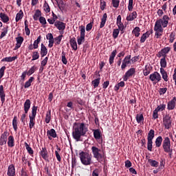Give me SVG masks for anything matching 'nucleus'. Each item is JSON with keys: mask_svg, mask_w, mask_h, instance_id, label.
<instances>
[{"mask_svg": "<svg viewBox=\"0 0 176 176\" xmlns=\"http://www.w3.org/2000/svg\"><path fill=\"white\" fill-rule=\"evenodd\" d=\"M153 142L152 140H147V149L150 152H152V148H153Z\"/></svg>", "mask_w": 176, "mask_h": 176, "instance_id": "3c124183", "label": "nucleus"}, {"mask_svg": "<svg viewBox=\"0 0 176 176\" xmlns=\"http://www.w3.org/2000/svg\"><path fill=\"white\" fill-rule=\"evenodd\" d=\"M93 131L95 140H101V131L100 129H94Z\"/></svg>", "mask_w": 176, "mask_h": 176, "instance_id": "473e14b6", "label": "nucleus"}, {"mask_svg": "<svg viewBox=\"0 0 176 176\" xmlns=\"http://www.w3.org/2000/svg\"><path fill=\"white\" fill-rule=\"evenodd\" d=\"M135 118H136V122H138V123H141V122H144V115L143 114H137Z\"/></svg>", "mask_w": 176, "mask_h": 176, "instance_id": "8fccbe9b", "label": "nucleus"}, {"mask_svg": "<svg viewBox=\"0 0 176 176\" xmlns=\"http://www.w3.org/2000/svg\"><path fill=\"white\" fill-rule=\"evenodd\" d=\"M25 146L29 155H30V156H32L34 155V150H32V148H31V146H30V145H28V143L27 142H25Z\"/></svg>", "mask_w": 176, "mask_h": 176, "instance_id": "4c0bfd02", "label": "nucleus"}, {"mask_svg": "<svg viewBox=\"0 0 176 176\" xmlns=\"http://www.w3.org/2000/svg\"><path fill=\"white\" fill-rule=\"evenodd\" d=\"M162 142H163V138H162V136H158L155 140V146L157 148H160V146H162Z\"/></svg>", "mask_w": 176, "mask_h": 176, "instance_id": "f704fd0d", "label": "nucleus"}, {"mask_svg": "<svg viewBox=\"0 0 176 176\" xmlns=\"http://www.w3.org/2000/svg\"><path fill=\"white\" fill-rule=\"evenodd\" d=\"M140 32H141V29L140 28V27H135L132 31V34H133V35H135L136 38H138V36H140Z\"/></svg>", "mask_w": 176, "mask_h": 176, "instance_id": "e433bc0d", "label": "nucleus"}, {"mask_svg": "<svg viewBox=\"0 0 176 176\" xmlns=\"http://www.w3.org/2000/svg\"><path fill=\"white\" fill-rule=\"evenodd\" d=\"M16 44L14 50H17L18 49H20V47H21V45L23 44V42H24V38L23 36H18L16 38Z\"/></svg>", "mask_w": 176, "mask_h": 176, "instance_id": "f3484780", "label": "nucleus"}, {"mask_svg": "<svg viewBox=\"0 0 176 176\" xmlns=\"http://www.w3.org/2000/svg\"><path fill=\"white\" fill-rule=\"evenodd\" d=\"M116 24L118 27V30H124V25H123V23H122V16H118Z\"/></svg>", "mask_w": 176, "mask_h": 176, "instance_id": "b1692460", "label": "nucleus"}, {"mask_svg": "<svg viewBox=\"0 0 176 176\" xmlns=\"http://www.w3.org/2000/svg\"><path fill=\"white\" fill-rule=\"evenodd\" d=\"M8 146H9V148H13V146H14V137H13V135H10L8 138Z\"/></svg>", "mask_w": 176, "mask_h": 176, "instance_id": "393cba45", "label": "nucleus"}, {"mask_svg": "<svg viewBox=\"0 0 176 176\" xmlns=\"http://www.w3.org/2000/svg\"><path fill=\"white\" fill-rule=\"evenodd\" d=\"M85 36H80V37L77 38V43L80 45L85 42Z\"/></svg>", "mask_w": 176, "mask_h": 176, "instance_id": "13d9d810", "label": "nucleus"}, {"mask_svg": "<svg viewBox=\"0 0 176 176\" xmlns=\"http://www.w3.org/2000/svg\"><path fill=\"white\" fill-rule=\"evenodd\" d=\"M12 127L14 130V131H17V117L14 116L13 120H12Z\"/></svg>", "mask_w": 176, "mask_h": 176, "instance_id": "49530a36", "label": "nucleus"}, {"mask_svg": "<svg viewBox=\"0 0 176 176\" xmlns=\"http://www.w3.org/2000/svg\"><path fill=\"white\" fill-rule=\"evenodd\" d=\"M148 162L150 166H151V167H158L159 166V162H157V161H156V160L149 159V160H148Z\"/></svg>", "mask_w": 176, "mask_h": 176, "instance_id": "58836bf2", "label": "nucleus"}, {"mask_svg": "<svg viewBox=\"0 0 176 176\" xmlns=\"http://www.w3.org/2000/svg\"><path fill=\"white\" fill-rule=\"evenodd\" d=\"M52 119V111H49V112H47L46 113V116H45V122L47 124L50 123V120Z\"/></svg>", "mask_w": 176, "mask_h": 176, "instance_id": "c03bdc74", "label": "nucleus"}, {"mask_svg": "<svg viewBox=\"0 0 176 176\" xmlns=\"http://www.w3.org/2000/svg\"><path fill=\"white\" fill-rule=\"evenodd\" d=\"M166 109V104H162L157 106V107L155 109L156 111L158 112H162V111H164Z\"/></svg>", "mask_w": 176, "mask_h": 176, "instance_id": "864d4df0", "label": "nucleus"}, {"mask_svg": "<svg viewBox=\"0 0 176 176\" xmlns=\"http://www.w3.org/2000/svg\"><path fill=\"white\" fill-rule=\"evenodd\" d=\"M79 157L82 164L84 166H90L93 164V156L87 152L81 151L79 153Z\"/></svg>", "mask_w": 176, "mask_h": 176, "instance_id": "f03ea898", "label": "nucleus"}, {"mask_svg": "<svg viewBox=\"0 0 176 176\" xmlns=\"http://www.w3.org/2000/svg\"><path fill=\"white\" fill-rule=\"evenodd\" d=\"M5 69H6V66H3L0 69V79H2V78H3V75H5Z\"/></svg>", "mask_w": 176, "mask_h": 176, "instance_id": "69168bd1", "label": "nucleus"}, {"mask_svg": "<svg viewBox=\"0 0 176 176\" xmlns=\"http://www.w3.org/2000/svg\"><path fill=\"white\" fill-rule=\"evenodd\" d=\"M8 28H9V26H6V28H3L2 29V32L0 35V39H2V38H4V36H6V34H8Z\"/></svg>", "mask_w": 176, "mask_h": 176, "instance_id": "de8ad7c7", "label": "nucleus"}, {"mask_svg": "<svg viewBox=\"0 0 176 176\" xmlns=\"http://www.w3.org/2000/svg\"><path fill=\"white\" fill-rule=\"evenodd\" d=\"M155 138V131L153 129H151L148 133L147 140H153Z\"/></svg>", "mask_w": 176, "mask_h": 176, "instance_id": "ea45409f", "label": "nucleus"}, {"mask_svg": "<svg viewBox=\"0 0 176 176\" xmlns=\"http://www.w3.org/2000/svg\"><path fill=\"white\" fill-rule=\"evenodd\" d=\"M47 135L48 139L52 140V138H56L57 137V133H56V130H54V129H52L47 131Z\"/></svg>", "mask_w": 176, "mask_h": 176, "instance_id": "6ab92c4d", "label": "nucleus"}, {"mask_svg": "<svg viewBox=\"0 0 176 176\" xmlns=\"http://www.w3.org/2000/svg\"><path fill=\"white\" fill-rule=\"evenodd\" d=\"M5 97H6V94L3 90V85H0V98L2 104L5 102Z\"/></svg>", "mask_w": 176, "mask_h": 176, "instance_id": "5701e85b", "label": "nucleus"}, {"mask_svg": "<svg viewBox=\"0 0 176 176\" xmlns=\"http://www.w3.org/2000/svg\"><path fill=\"white\" fill-rule=\"evenodd\" d=\"M40 54L41 57H45L47 54V48L43 43H41V52Z\"/></svg>", "mask_w": 176, "mask_h": 176, "instance_id": "c756f323", "label": "nucleus"}, {"mask_svg": "<svg viewBox=\"0 0 176 176\" xmlns=\"http://www.w3.org/2000/svg\"><path fill=\"white\" fill-rule=\"evenodd\" d=\"M36 111H38V107L33 106L32 107V114L29 115V128L30 130L35 127V118H36Z\"/></svg>", "mask_w": 176, "mask_h": 176, "instance_id": "7ed1b4c3", "label": "nucleus"}, {"mask_svg": "<svg viewBox=\"0 0 176 176\" xmlns=\"http://www.w3.org/2000/svg\"><path fill=\"white\" fill-rule=\"evenodd\" d=\"M131 58V55H127L124 57V58L122 60V64L121 65V69H122V71L126 69V67H127V65L130 64Z\"/></svg>", "mask_w": 176, "mask_h": 176, "instance_id": "ddd939ff", "label": "nucleus"}, {"mask_svg": "<svg viewBox=\"0 0 176 176\" xmlns=\"http://www.w3.org/2000/svg\"><path fill=\"white\" fill-rule=\"evenodd\" d=\"M163 123L165 129L166 130H168L170 127H171V116H170V114H166L164 118H163Z\"/></svg>", "mask_w": 176, "mask_h": 176, "instance_id": "9d476101", "label": "nucleus"}, {"mask_svg": "<svg viewBox=\"0 0 176 176\" xmlns=\"http://www.w3.org/2000/svg\"><path fill=\"white\" fill-rule=\"evenodd\" d=\"M69 43L73 50H78V43H76V38H75V37L70 38Z\"/></svg>", "mask_w": 176, "mask_h": 176, "instance_id": "4be33fe9", "label": "nucleus"}, {"mask_svg": "<svg viewBox=\"0 0 176 176\" xmlns=\"http://www.w3.org/2000/svg\"><path fill=\"white\" fill-rule=\"evenodd\" d=\"M151 74V67L149 66L146 65L144 69L143 70V74L144 76H148Z\"/></svg>", "mask_w": 176, "mask_h": 176, "instance_id": "a18cd8bd", "label": "nucleus"}, {"mask_svg": "<svg viewBox=\"0 0 176 176\" xmlns=\"http://www.w3.org/2000/svg\"><path fill=\"white\" fill-rule=\"evenodd\" d=\"M54 39L56 41L55 43V45H60L61 43V40L63 39V35L58 36V37H56Z\"/></svg>", "mask_w": 176, "mask_h": 176, "instance_id": "774afa93", "label": "nucleus"}, {"mask_svg": "<svg viewBox=\"0 0 176 176\" xmlns=\"http://www.w3.org/2000/svg\"><path fill=\"white\" fill-rule=\"evenodd\" d=\"M135 19H137V12L134 11L132 13L129 14L126 16L127 21H133V20H135Z\"/></svg>", "mask_w": 176, "mask_h": 176, "instance_id": "cd10ccee", "label": "nucleus"}, {"mask_svg": "<svg viewBox=\"0 0 176 176\" xmlns=\"http://www.w3.org/2000/svg\"><path fill=\"white\" fill-rule=\"evenodd\" d=\"M15 60H17V56L3 58L1 60V62L2 63H5V62L6 63H12V62L14 61Z\"/></svg>", "mask_w": 176, "mask_h": 176, "instance_id": "bb28decb", "label": "nucleus"}, {"mask_svg": "<svg viewBox=\"0 0 176 176\" xmlns=\"http://www.w3.org/2000/svg\"><path fill=\"white\" fill-rule=\"evenodd\" d=\"M166 58H162L160 59V66H161V68H166L167 67V60H166Z\"/></svg>", "mask_w": 176, "mask_h": 176, "instance_id": "a19ab883", "label": "nucleus"}, {"mask_svg": "<svg viewBox=\"0 0 176 176\" xmlns=\"http://www.w3.org/2000/svg\"><path fill=\"white\" fill-rule=\"evenodd\" d=\"M175 105H176V98L173 97V99L168 102L167 109L168 111H173V109L175 108Z\"/></svg>", "mask_w": 176, "mask_h": 176, "instance_id": "dca6fc26", "label": "nucleus"}, {"mask_svg": "<svg viewBox=\"0 0 176 176\" xmlns=\"http://www.w3.org/2000/svg\"><path fill=\"white\" fill-rule=\"evenodd\" d=\"M91 151L94 155V157L96 159V160L99 162L101 163L102 162V159L104 157V155L101 154L100 152H101V149L98 148L96 146H93L91 148Z\"/></svg>", "mask_w": 176, "mask_h": 176, "instance_id": "20e7f679", "label": "nucleus"}, {"mask_svg": "<svg viewBox=\"0 0 176 176\" xmlns=\"http://www.w3.org/2000/svg\"><path fill=\"white\" fill-rule=\"evenodd\" d=\"M34 80L35 78L34 77H30L29 80L25 82L24 88L28 89V87H30L32 82H34Z\"/></svg>", "mask_w": 176, "mask_h": 176, "instance_id": "c9c22d12", "label": "nucleus"}, {"mask_svg": "<svg viewBox=\"0 0 176 176\" xmlns=\"http://www.w3.org/2000/svg\"><path fill=\"white\" fill-rule=\"evenodd\" d=\"M35 71H36V67L34 65L28 70V72H27L28 76H31V75H32Z\"/></svg>", "mask_w": 176, "mask_h": 176, "instance_id": "603ef678", "label": "nucleus"}, {"mask_svg": "<svg viewBox=\"0 0 176 176\" xmlns=\"http://www.w3.org/2000/svg\"><path fill=\"white\" fill-rule=\"evenodd\" d=\"M67 25V23L61 21H56L54 23V27L57 28L59 31H60V34H64V30H65V27Z\"/></svg>", "mask_w": 176, "mask_h": 176, "instance_id": "9b49d317", "label": "nucleus"}, {"mask_svg": "<svg viewBox=\"0 0 176 176\" xmlns=\"http://www.w3.org/2000/svg\"><path fill=\"white\" fill-rule=\"evenodd\" d=\"M41 39H42V36H38L37 39L34 41L33 46H34V49H38L39 43L41 42Z\"/></svg>", "mask_w": 176, "mask_h": 176, "instance_id": "37998d69", "label": "nucleus"}, {"mask_svg": "<svg viewBox=\"0 0 176 176\" xmlns=\"http://www.w3.org/2000/svg\"><path fill=\"white\" fill-rule=\"evenodd\" d=\"M56 1L58 3L60 10H64V7L63 6L64 5V1H63V0H56Z\"/></svg>", "mask_w": 176, "mask_h": 176, "instance_id": "6e6d98bb", "label": "nucleus"}, {"mask_svg": "<svg viewBox=\"0 0 176 176\" xmlns=\"http://www.w3.org/2000/svg\"><path fill=\"white\" fill-rule=\"evenodd\" d=\"M23 108L25 113H28V111H30V108H31V100H30V99L25 100L23 104Z\"/></svg>", "mask_w": 176, "mask_h": 176, "instance_id": "412c9836", "label": "nucleus"}, {"mask_svg": "<svg viewBox=\"0 0 176 176\" xmlns=\"http://www.w3.org/2000/svg\"><path fill=\"white\" fill-rule=\"evenodd\" d=\"M62 63L67 65L68 60H67V58H65V52H62Z\"/></svg>", "mask_w": 176, "mask_h": 176, "instance_id": "e2e57ef3", "label": "nucleus"}, {"mask_svg": "<svg viewBox=\"0 0 176 176\" xmlns=\"http://www.w3.org/2000/svg\"><path fill=\"white\" fill-rule=\"evenodd\" d=\"M38 58H39V52H33L32 61H35V60H38Z\"/></svg>", "mask_w": 176, "mask_h": 176, "instance_id": "4d7b16f0", "label": "nucleus"}, {"mask_svg": "<svg viewBox=\"0 0 176 176\" xmlns=\"http://www.w3.org/2000/svg\"><path fill=\"white\" fill-rule=\"evenodd\" d=\"M107 19H108V14H107V13H104L101 19L100 28H104V26L107 23Z\"/></svg>", "mask_w": 176, "mask_h": 176, "instance_id": "c85d7f7f", "label": "nucleus"}, {"mask_svg": "<svg viewBox=\"0 0 176 176\" xmlns=\"http://www.w3.org/2000/svg\"><path fill=\"white\" fill-rule=\"evenodd\" d=\"M24 17V12H23L22 10H20L19 12L16 14V18H15V21L16 23H19L21 19Z\"/></svg>", "mask_w": 176, "mask_h": 176, "instance_id": "2f4dec72", "label": "nucleus"}, {"mask_svg": "<svg viewBox=\"0 0 176 176\" xmlns=\"http://www.w3.org/2000/svg\"><path fill=\"white\" fill-rule=\"evenodd\" d=\"M133 0L129 1L128 10L129 12L133 11Z\"/></svg>", "mask_w": 176, "mask_h": 176, "instance_id": "338daca9", "label": "nucleus"}, {"mask_svg": "<svg viewBox=\"0 0 176 176\" xmlns=\"http://www.w3.org/2000/svg\"><path fill=\"white\" fill-rule=\"evenodd\" d=\"M160 74L162 76V79H164L165 82H168V74H167V72H166L164 69L160 68Z\"/></svg>", "mask_w": 176, "mask_h": 176, "instance_id": "a878e982", "label": "nucleus"}, {"mask_svg": "<svg viewBox=\"0 0 176 176\" xmlns=\"http://www.w3.org/2000/svg\"><path fill=\"white\" fill-rule=\"evenodd\" d=\"M175 39V33L171 32L169 36V42L170 43H173Z\"/></svg>", "mask_w": 176, "mask_h": 176, "instance_id": "680f3d73", "label": "nucleus"}, {"mask_svg": "<svg viewBox=\"0 0 176 176\" xmlns=\"http://www.w3.org/2000/svg\"><path fill=\"white\" fill-rule=\"evenodd\" d=\"M168 20H170V17L168 15H164L162 19H160L157 21H160V24L163 28H166L168 25Z\"/></svg>", "mask_w": 176, "mask_h": 176, "instance_id": "2eb2a0df", "label": "nucleus"}, {"mask_svg": "<svg viewBox=\"0 0 176 176\" xmlns=\"http://www.w3.org/2000/svg\"><path fill=\"white\" fill-rule=\"evenodd\" d=\"M100 80H101L100 78L92 80L91 83L94 85V89L98 87V85H100Z\"/></svg>", "mask_w": 176, "mask_h": 176, "instance_id": "09e8293b", "label": "nucleus"}, {"mask_svg": "<svg viewBox=\"0 0 176 176\" xmlns=\"http://www.w3.org/2000/svg\"><path fill=\"white\" fill-rule=\"evenodd\" d=\"M119 36V29H114L113 30V38L114 39H116L118 36Z\"/></svg>", "mask_w": 176, "mask_h": 176, "instance_id": "0e129e2a", "label": "nucleus"}, {"mask_svg": "<svg viewBox=\"0 0 176 176\" xmlns=\"http://www.w3.org/2000/svg\"><path fill=\"white\" fill-rule=\"evenodd\" d=\"M40 156L45 160V162H49V153L47 152V149L46 147H43L39 153Z\"/></svg>", "mask_w": 176, "mask_h": 176, "instance_id": "4468645a", "label": "nucleus"}, {"mask_svg": "<svg viewBox=\"0 0 176 176\" xmlns=\"http://www.w3.org/2000/svg\"><path fill=\"white\" fill-rule=\"evenodd\" d=\"M9 132L8 131H5L3 133H2L0 136V146H3V145H6L8 142V137H9Z\"/></svg>", "mask_w": 176, "mask_h": 176, "instance_id": "f8f14e48", "label": "nucleus"}, {"mask_svg": "<svg viewBox=\"0 0 176 176\" xmlns=\"http://www.w3.org/2000/svg\"><path fill=\"white\" fill-rule=\"evenodd\" d=\"M44 10L46 13H49L50 12V6H49V3L47 1H45L43 5Z\"/></svg>", "mask_w": 176, "mask_h": 176, "instance_id": "bf43d9fd", "label": "nucleus"}, {"mask_svg": "<svg viewBox=\"0 0 176 176\" xmlns=\"http://www.w3.org/2000/svg\"><path fill=\"white\" fill-rule=\"evenodd\" d=\"M0 19L3 23H8L9 20H10L9 16L3 12L0 13Z\"/></svg>", "mask_w": 176, "mask_h": 176, "instance_id": "72a5a7b5", "label": "nucleus"}, {"mask_svg": "<svg viewBox=\"0 0 176 176\" xmlns=\"http://www.w3.org/2000/svg\"><path fill=\"white\" fill-rule=\"evenodd\" d=\"M135 68L132 67L129 69L122 77L124 82H127V80H129V79L131 78L133 75H135Z\"/></svg>", "mask_w": 176, "mask_h": 176, "instance_id": "1a4fd4ad", "label": "nucleus"}, {"mask_svg": "<svg viewBox=\"0 0 176 176\" xmlns=\"http://www.w3.org/2000/svg\"><path fill=\"white\" fill-rule=\"evenodd\" d=\"M149 79L153 82V85H156V83H159L162 80V76L157 72H155L154 73L150 74Z\"/></svg>", "mask_w": 176, "mask_h": 176, "instance_id": "423d86ee", "label": "nucleus"}, {"mask_svg": "<svg viewBox=\"0 0 176 176\" xmlns=\"http://www.w3.org/2000/svg\"><path fill=\"white\" fill-rule=\"evenodd\" d=\"M89 131V124L84 122H75L73 126L72 137L77 142L82 137L86 136Z\"/></svg>", "mask_w": 176, "mask_h": 176, "instance_id": "f257e3e1", "label": "nucleus"}, {"mask_svg": "<svg viewBox=\"0 0 176 176\" xmlns=\"http://www.w3.org/2000/svg\"><path fill=\"white\" fill-rule=\"evenodd\" d=\"M41 17H42V12H41L40 10H36L34 14L33 15L34 21H38Z\"/></svg>", "mask_w": 176, "mask_h": 176, "instance_id": "7c9ffc66", "label": "nucleus"}, {"mask_svg": "<svg viewBox=\"0 0 176 176\" xmlns=\"http://www.w3.org/2000/svg\"><path fill=\"white\" fill-rule=\"evenodd\" d=\"M119 3H120V0H111V4L113 8H116V9L119 8Z\"/></svg>", "mask_w": 176, "mask_h": 176, "instance_id": "5fc2aeb1", "label": "nucleus"}, {"mask_svg": "<svg viewBox=\"0 0 176 176\" xmlns=\"http://www.w3.org/2000/svg\"><path fill=\"white\" fill-rule=\"evenodd\" d=\"M101 173V170L100 168H95L92 171V176H100V173Z\"/></svg>", "mask_w": 176, "mask_h": 176, "instance_id": "052dcab7", "label": "nucleus"}, {"mask_svg": "<svg viewBox=\"0 0 176 176\" xmlns=\"http://www.w3.org/2000/svg\"><path fill=\"white\" fill-rule=\"evenodd\" d=\"M116 54H118V51L114 50L109 56V63L110 65H113V63L115 61V57H116Z\"/></svg>", "mask_w": 176, "mask_h": 176, "instance_id": "aec40b11", "label": "nucleus"}, {"mask_svg": "<svg viewBox=\"0 0 176 176\" xmlns=\"http://www.w3.org/2000/svg\"><path fill=\"white\" fill-rule=\"evenodd\" d=\"M162 148L164 152H168L171 149V141L170 138L166 137L162 143Z\"/></svg>", "mask_w": 176, "mask_h": 176, "instance_id": "6e6552de", "label": "nucleus"}, {"mask_svg": "<svg viewBox=\"0 0 176 176\" xmlns=\"http://www.w3.org/2000/svg\"><path fill=\"white\" fill-rule=\"evenodd\" d=\"M154 31H155V36L157 39L163 35V25L160 23V21H155Z\"/></svg>", "mask_w": 176, "mask_h": 176, "instance_id": "39448f33", "label": "nucleus"}, {"mask_svg": "<svg viewBox=\"0 0 176 176\" xmlns=\"http://www.w3.org/2000/svg\"><path fill=\"white\" fill-rule=\"evenodd\" d=\"M171 50L170 47H165L162 48L157 54L156 56L158 57V58H167V54L170 53V51Z\"/></svg>", "mask_w": 176, "mask_h": 176, "instance_id": "0eeeda50", "label": "nucleus"}, {"mask_svg": "<svg viewBox=\"0 0 176 176\" xmlns=\"http://www.w3.org/2000/svg\"><path fill=\"white\" fill-rule=\"evenodd\" d=\"M7 175H8V176H14V175H16V168H14V165L10 164L8 166Z\"/></svg>", "mask_w": 176, "mask_h": 176, "instance_id": "a211bd4d", "label": "nucleus"}, {"mask_svg": "<svg viewBox=\"0 0 176 176\" xmlns=\"http://www.w3.org/2000/svg\"><path fill=\"white\" fill-rule=\"evenodd\" d=\"M25 35L28 36H30V34H31V32L30 30V28H28V21H25Z\"/></svg>", "mask_w": 176, "mask_h": 176, "instance_id": "79ce46f5", "label": "nucleus"}]
</instances>
